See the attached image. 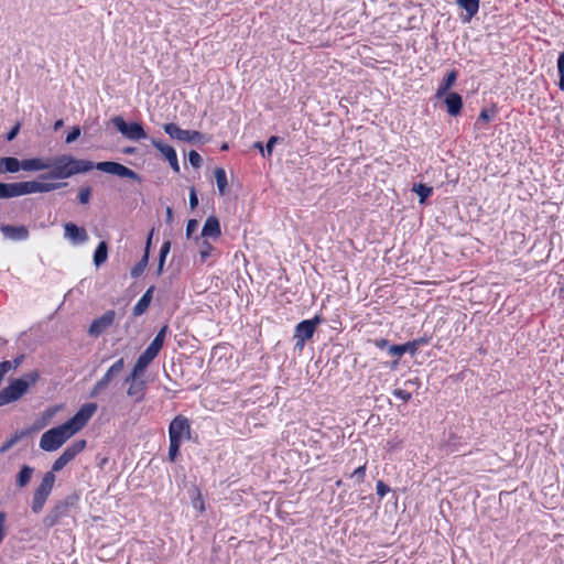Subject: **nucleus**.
<instances>
[{
	"label": "nucleus",
	"instance_id": "19",
	"mask_svg": "<svg viewBox=\"0 0 564 564\" xmlns=\"http://www.w3.org/2000/svg\"><path fill=\"white\" fill-rule=\"evenodd\" d=\"M444 104L446 106L447 112L455 117L457 116L463 107V100L459 94L449 91L444 98Z\"/></svg>",
	"mask_w": 564,
	"mask_h": 564
},
{
	"label": "nucleus",
	"instance_id": "38",
	"mask_svg": "<svg viewBox=\"0 0 564 564\" xmlns=\"http://www.w3.org/2000/svg\"><path fill=\"white\" fill-rule=\"evenodd\" d=\"M188 161L189 163L194 166V167H199L202 165V156L199 155L198 152L192 150L189 151L188 153Z\"/></svg>",
	"mask_w": 564,
	"mask_h": 564
},
{
	"label": "nucleus",
	"instance_id": "43",
	"mask_svg": "<svg viewBox=\"0 0 564 564\" xmlns=\"http://www.w3.org/2000/svg\"><path fill=\"white\" fill-rule=\"evenodd\" d=\"M393 395H395L397 398H400L403 402H409L412 398L410 392L402 390V389L393 390Z\"/></svg>",
	"mask_w": 564,
	"mask_h": 564
},
{
	"label": "nucleus",
	"instance_id": "10",
	"mask_svg": "<svg viewBox=\"0 0 564 564\" xmlns=\"http://www.w3.org/2000/svg\"><path fill=\"white\" fill-rule=\"evenodd\" d=\"M164 131L173 139L191 142V143H204L206 138L198 131L195 130H183L175 123L164 124Z\"/></svg>",
	"mask_w": 564,
	"mask_h": 564
},
{
	"label": "nucleus",
	"instance_id": "20",
	"mask_svg": "<svg viewBox=\"0 0 564 564\" xmlns=\"http://www.w3.org/2000/svg\"><path fill=\"white\" fill-rule=\"evenodd\" d=\"M0 230L4 235L6 238L11 240H24L29 236V231L24 226H10L3 225Z\"/></svg>",
	"mask_w": 564,
	"mask_h": 564
},
{
	"label": "nucleus",
	"instance_id": "12",
	"mask_svg": "<svg viewBox=\"0 0 564 564\" xmlns=\"http://www.w3.org/2000/svg\"><path fill=\"white\" fill-rule=\"evenodd\" d=\"M69 506L70 503L67 500L55 503L44 516L43 525L50 529L59 523L61 519L67 514Z\"/></svg>",
	"mask_w": 564,
	"mask_h": 564
},
{
	"label": "nucleus",
	"instance_id": "25",
	"mask_svg": "<svg viewBox=\"0 0 564 564\" xmlns=\"http://www.w3.org/2000/svg\"><path fill=\"white\" fill-rule=\"evenodd\" d=\"M480 0H457L458 7L466 10L467 14L464 22H469L471 18L478 12Z\"/></svg>",
	"mask_w": 564,
	"mask_h": 564
},
{
	"label": "nucleus",
	"instance_id": "33",
	"mask_svg": "<svg viewBox=\"0 0 564 564\" xmlns=\"http://www.w3.org/2000/svg\"><path fill=\"white\" fill-rule=\"evenodd\" d=\"M143 389L144 383L143 382H132L127 391L128 395L130 397H138V399H142L143 397Z\"/></svg>",
	"mask_w": 564,
	"mask_h": 564
},
{
	"label": "nucleus",
	"instance_id": "41",
	"mask_svg": "<svg viewBox=\"0 0 564 564\" xmlns=\"http://www.w3.org/2000/svg\"><path fill=\"white\" fill-rule=\"evenodd\" d=\"M6 520L7 514L4 511H0V544L2 543L6 536Z\"/></svg>",
	"mask_w": 564,
	"mask_h": 564
},
{
	"label": "nucleus",
	"instance_id": "16",
	"mask_svg": "<svg viewBox=\"0 0 564 564\" xmlns=\"http://www.w3.org/2000/svg\"><path fill=\"white\" fill-rule=\"evenodd\" d=\"M65 238L69 239L73 243H83L88 239L85 228L78 227L74 223H66L64 225Z\"/></svg>",
	"mask_w": 564,
	"mask_h": 564
},
{
	"label": "nucleus",
	"instance_id": "2",
	"mask_svg": "<svg viewBox=\"0 0 564 564\" xmlns=\"http://www.w3.org/2000/svg\"><path fill=\"white\" fill-rule=\"evenodd\" d=\"M94 169V163L87 160H79L68 154L56 156L53 160V170L43 178L58 180L68 178L79 173H86Z\"/></svg>",
	"mask_w": 564,
	"mask_h": 564
},
{
	"label": "nucleus",
	"instance_id": "18",
	"mask_svg": "<svg viewBox=\"0 0 564 564\" xmlns=\"http://www.w3.org/2000/svg\"><path fill=\"white\" fill-rule=\"evenodd\" d=\"M221 235L220 224L217 217L209 216L202 228L200 236L203 238L217 239Z\"/></svg>",
	"mask_w": 564,
	"mask_h": 564
},
{
	"label": "nucleus",
	"instance_id": "1",
	"mask_svg": "<svg viewBox=\"0 0 564 564\" xmlns=\"http://www.w3.org/2000/svg\"><path fill=\"white\" fill-rule=\"evenodd\" d=\"M96 411V403H85L69 420L45 431L40 438V448L48 453L56 452L87 425Z\"/></svg>",
	"mask_w": 564,
	"mask_h": 564
},
{
	"label": "nucleus",
	"instance_id": "40",
	"mask_svg": "<svg viewBox=\"0 0 564 564\" xmlns=\"http://www.w3.org/2000/svg\"><path fill=\"white\" fill-rule=\"evenodd\" d=\"M144 371H142L141 369H139L135 365L131 371V373L126 378V382L127 383H132V382H137V378L139 376H141Z\"/></svg>",
	"mask_w": 564,
	"mask_h": 564
},
{
	"label": "nucleus",
	"instance_id": "42",
	"mask_svg": "<svg viewBox=\"0 0 564 564\" xmlns=\"http://www.w3.org/2000/svg\"><path fill=\"white\" fill-rule=\"evenodd\" d=\"M79 135H80V128L79 127H73L70 132L67 134L65 141H66V143H72L75 140H77Z\"/></svg>",
	"mask_w": 564,
	"mask_h": 564
},
{
	"label": "nucleus",
	"instance_id": "4",
	"mask_svg": "<svg viewBox=\"0 0 564 564\" xmlns=\"http://www.w3.org/2000/svg\"><path fill=\"white\" fill-rule=\"evenodd\" d=\"M192 437L189 420L184 415H176L169 426V459L175 462L178 456L180 447L185 441Z\"/></svg>",
	"mask_w": 564,
	"mask_h": 564
},
{
	"label": "nucleus",
	"instance_id": "8",
	"mask_svg": "<svg viewBox=\"0 0 564 564\" xmlns=\"http://www.w3.org/2000/svg\"><path fill=\"white\" fill-rule=\"evenodd\" d=\"M118 131L129 140L138 141L147 138V133L139 122L127 123L121 116L111 119Z\"/></svg>",
	"mask_w": 564,
	"mask_h": 564
},
{
	"label": "nucleus",
	"instance_id": "26",
	"mask_svg": "<svg viewBox=\"0 0 564 564\" xmlns=\"http://www.w3.org/2000/svg\"><path fill=\"white\" fill-rule=\"evenodd\" d=\"M34 469L29 465H23L17 475V486L20 488L25 487L33 475Z\"/></svg>",
	"mask_w": 564,
	"mask_h": 564
},
{
	"label": "nucleus",
	"instance_id": "45",
	"mask_svg": "<svg viewBox=\"0 0 564 564\" xmlns=\"http://www.w3.org/2000/svg\"><path fill=\"white\" fill-rule=\"evenodd\" d=\"M376 489L380 497H384L390 491L389 486H387L382 480L377 481Z\"/></svg>",
	"mask_w": 564,
	"mask_h": 564
},
{
	"label": "nucleus",
	"instance_id": "29",
	"mask_svg": "<svg viewBox=\"0 0 564 564\" xmlns=\"http://www.w3.org/2000/svg\"><path fill=\"white\" fill-rule=\"evenodd\" d=\"M416 346L415 343H408L404 345H392L389 347L388 351L392 356H402L406 351L411 350L412 354L415 352Z\"/></svg>",
	"mask_w": 564,
	"mask_h": 564
},
{
	"label": "nucleus",
	"instance_id": "14",
	"mask_svg": "<svg viewBox=\"0 0 564 564\" xmlns=\"http://www.w3.org/2000/svg\"><path fill=\"white\" fill-rule=\"evenodd\" d=\"M115 311H107L104 315L93 321L88 334L94 337L101 335L115 321Z\"/></svg>",
	"mask_w": 564,
	"mask_h": 564
},
{
	"label": "nucleus",
	"instance_id": "62",
	"mask_svg": "<svg viewBox=\"0 0 564 564\" xmlns=\"http://www.w3.org/2000/svg\"><path fill=\"white\" fill-rule=\"evenodd\" d=\"M343 481L339 479L336 481V486H341Z\"/></svg>",
	"mask_w": 564,
	"mask_h": 564
},
{
	"label": "nucleus",
	"instance_id": "27",
	"mask_svg": "<svg viewBox=\"0 0 564 564\" xmlns=\"http://www.w3.org/2000/svg\"><path fill=\"white\" fill-rule=\"evenodd\" d=\"M214 175L216 178L218 191H219L220 195H224L228 187L226 172L221 167H216L214 171Z\"/></svg>",
	"mask_w": 564,
	"mask_h": 564
},
{
	"label": "nucleus",
	"instance_id": "28",
	"mask_svg": "<svg viewBox=\"0 0 564 564\" xmlns=\"http://www.w3.org/2000/svg\"><path fill=\"white\" fill-rule=\"evenodd\" d=\"M108 258V246L105 241H101L94 254V263L96 267L101 265Z\"/></svg>",
	"mask_w": 564,
	"mask_h": 564
},
{
	"label": "nucleus",
	"instance_id": "53",
	"mask_svg": "<svg viewBox=\"0 0 564 564\" xmlns=\"http://www.w3.org/2000/svg\"><path fill=\"white\" fill-rule=\"evenodd\" d=\"M164 263H165V259L160 258L159 259V263H158V269H156V274L158 275L162 274L163 268H164Z\"/></svg>",
	"mask_w": 564,
	"mask_h": 564
},
{
	"label": "nucleus",
	"instance_id": "5",
	"mask_svg": "<svg viewBox=\"0 0 564 564\" xmlns=\"http://www.w3.org/2000/svg\"><path fill=\"white\" fill-rule=\"evenodd\" d=\"M39 378L37 372H29L12 381L7 388L0 391L6 404L19 400Z\"/></svg>",
	"mask_w": 564,
	"mask_h": 564
},
{
	"label": "nucleus",
	"instance_id": "46",
	"mask_svg": "<svg viewBox=\"0 0 564 564\" xmlns=\"http://www.w3.org/2000/svg\"><path fill=\"white\" fill-rule=\"evenodd\" d=\"M55 414L54 410H47L43 414V423L37 426V429H42L48 424L53 415Z\"/></svg>",
	"mask_w": 564,
	"mask_h": 564
},
{
	"label": "nucleus",
	"instance_id": "37",
	"mask_svg": "<svg viewBox=\"0 0 564 564\" xmlns=\"http://www.w3.org/2000/svg\"><path fill=\"white\" fill-rule=\"evenodd\" d=\"M212 251H213V247L207 241H203L200 249H199L200 261H203V262L206 261V259L210 257Z\"/></svg>",
	"mask_w": 564,
	"mask_h": 564
},
{
	"label": "nucleus",
	"instance_id": "51",
	"mask_svg": "<svg viewBox=\"0 0 564 564\" xmlns=\"http://www.w3.org/2000/svg\"><path fill=\"white\" fill-rule=\"evenodd\" d=\"M447 94H448V89L445 88L444 86L440 85L438 88L436 89L435 97L437 99H441L443 97L445 98Z\"/></svg>",
	"mask_w": 564,
	"mask_h": 564
},
{
	"label": "nucleus",
	"instance_id": "35",
	"mask_svg": "<svg viewBox=\"0 0 564 564\" xmlns=\"http://www.w3.org/2000/svg\"><path fill=\"white\" fill-rule=\"evenodd\" d=\"M91 196V188L88 186L80 187L78 192V200L80 204H88Z\"/></svg>",
	"mask_w": 564,
	"mask_h": 564
},
{
	"label": "nucleus",
	"instance_id": "52",
	"mask_svg": "<svg viewBox=\"0 0 564 564\" xmlns=\"http://www.w3.org/2000/svg\"><path fill=\"white\" fill-rule=\"evenodd\" d=\"M557 69H558V73H563L564 72V52H562L558 56V59H557Z\"/></svg>",
	"mask_w": 564,
	"mask_h": 564
},
{
	"label": "nucleus",
	"instance_id": "22",
	"mask_svg": "<svg viewBox=\"0 0 564 564\" xmlns=\"http://www.w3.org/2000/svg\"><path fill=\"white\" fill-rule=\"evenodd\" d=\"M160 350L149 345L145 351L138 358L135 366L144 371L153 359L159 355Z\"/></svg>",
	"mask_w": 564,
	"mask_h": 564
},
{
	"label": "nucleus",
	"instance_id": "31",
	"mask_svg": "<svg viewBox=\"0 0 564 564\" xmlns=\"http://www.w3.org/2000/svg\"><path fill=\"white\" fill-rule=\"evenodd\" d=\"M413 191L420 196V203L423 204L425 199L432 194V187H429L422 183L413 186Z\"/></svg>",
	"mask_w": 564,
	"mask_h": 564
},
{
	"label": "nucleus",
	"instance_id": "60",
	"mask_svg": "<svg viewBox=\"0 0 564 564\" xmlns=\"http://www.w3.org/2000/svg\"><path fill=\"white\" fill-rule=\"evenodd\" d=\"M123 152H124V153H127V154H131V153H133V152H134V149H133V148H126V149L123 150Z\"/></svg>",
	"mask_w": 564,
	"mask_h": 564
},
{
	"label": "nucleus",
	"instance_id": "9",
	"mask_svg": "<svg viewBox=\"0 0 564 564\" xmlns=\"http://www.w3.org/2000/svg\"><path fill=\"white\" fill-rule=\"evenodd\" d=\"M319 324L321 318L318 316H315L313 319L303 321L296 326L294 332V339L295 347L299 350H302L305 345V341L313 337Z\"/></svg>",
	"mask_w": 564,
	"mask_h": 564
},
{
	"label": "nucleus",
	"instance_id": "61",
	"mask_svg": "<svg viewBox=\"0 0 564 564\" xmlns=\"http://www.w3.org/2000/svg\"><path fill=\"white\" fill-rule=\"evenodd\" d=\"M228 149V145L225 143L221 145V150H227Z\"/></svg>",
	"mask_w": 564,
	"mask_h": 564
},
{
	"label": "nucleus",
	"instance_id": "7",
	"mask_svg": "<svg viewBox=\"0 0 564 564\" xmlns=\"http://www.w3.org/2000/svg\"><path fill=\"white\" fill-rule=\"evenodd\" d=\"M86 445L87 443L85 440H77L74 443H72L54 460L50 471H52L55 475V473L62 470L69 462H72L79 453H82L85 449Z\"/></svg>",
	"mask_w": 564,
	"mask_h": 564
},
{
	"label": "nucleus",
	"instance_id": "11",
	"mask_svg": "<svg viewBox=\"0 0 564 564\" xmlns=\"http://www.w3.org/2000/svg\"><path fill=\"white\" fill-rule=\"evenodd\" d=\"M96 169L120 177L140 181L139 175L134 171L117 162H99L96 164Z\"/></svg>",
	"mask_w": 564,
	"mask_h": 564
},
{
	"label": "nucleus",
	"instance_id": "44",
	"mask_svg": "<svg viewBox=\"0 0 564 564\" xmlns=\"http://www.w3.org/2000/svg\"><path fill=\"white\" fill-rule=\"evenodd\" d=\"M198 221L196 219H189L186 225V237L191 238L193 232L197 229Z\"/></svg>",
	"mask_w": 564,
	"mask_h": 564
},
{
	"label": "nucleus",
	"instance_id": "49",
	"mask_svg": "<svg viewBox=\"0 0 564 564\" xmlns=\"http://www.w3.org/2000/svg\"><path fill=\"white\" fill-rule=\"evenodd\" d=\"M278 141V138L276 137H271L268 142H267V145H265V149H264V153L267 152L268 154H271L272 151H273V147L274 144L276 143Z\"/></svg>",
	"mask_w": 564,
	"mask_h": 564
},
{
	"label": "nucleus",
	"instance_id": "32",
	"mask_svg": "<svg viewBox=\"0 0 564 564\" xmlns=\"http://www.w3.org/2000/svg\"><path fill=\"white\" fill-rule=\"evenodd\" d=\"M24 436V433H15L12 435L9 440H7L1 446H0V453L4 454L8 452L12 446H14L22 437Z\"/></svg>",
	"mask_w": 564,
	"mask_h": 564
},
{
	"label": "nucleus",
	"instance_id": "30",
	"mask_svg": "<svg viewBox=\"0 0 564 564\" xmlns=\"http://www.w3.org/2000/svg\"><path fill=\"white\" fill-rule=\"evenodd\" d=\"M192 506L194 509H196L198 512L203 513L206 510V503L204 500V497L198 488H195L193 490L192 496Z\"/></svg>",
	"mask_w": 564,
	"mask_h": 564
},
{
	"label": "nucleus",
	"instance_id": "36",
	"mask_svg": "<svg viewBox=\"0 0 564 564\" xmlns=\"http://www.w3.org/2000/svg\"><path fill=\"white\" fill-rule=\"evenodd\" d=\"M456 79H457V72L456 70H451L446 75V77L443 79L441 85L449 90L455 85Z\"/></svg>",
	"mask_w": 564,
	"mask_h": 564
},
{
	"label": "nucleus",
	"instance_id": "17",
	"mask_svg": "<svg viewBox=\"0 0 564 564\" xmlns=\"http://www.w3.org/2000/svg\"><path fill=\"white\" fill-rule=\"evenodd\" d=\"M53 167L50 159L31 158L22 160V170L26 172H40Z\"/></svg>",
	"mask_w": 564,
	"mask_h": 564
},
{
	"label": "nucleus",
	"instance_id": "50",
	"mask_svg": "<svg viewBox=\"0 0 564 564\" xmlns=\"http://www.w3.org/2000/svg\"><path fill=\"white\" fill-rule=\"evenodd\" d=\"M20 130V123H17L8 133L7 140L12 141L19 133Z\"/></svg>",
	"mask_w": 564,
	"mask_h": 564
},
{
	"label": "nucleus",
	"instance_id": "59",
	"mask_svg": "<svg viewBox=\"0 0 564 564\" xmlns=\"http://www.w3.org/2000/svg\"><path fill=\"white\" fill-rule=\"evenodd\" d=\"M64 122L63 120H57L55 123H54V130H58L63 127Z\"/></svg>",
	"mask_w": 564,
	"mask_h": 564
},
{
	"label": "nucleus",
	"instance_id": "55",
	"mask_svg": "<svg viewBox=\"0 0 564 564\" xmlns=\"http://www.w3.org/2000/svg\"><path fill=\"white\" fill-rule=\"evenodd\" d=\"M479 119L484 120V121H489L490 120V116H489V113L486 110H482L480 112V115H479Z\"/></svg>",
	"mask_w": 564,
	"mask_h": 564
},
{
	"label": "nucleus",
	"instance_id": "21",
	"mask_svg": "<svg viewBox=\"0 0 564 564\" xmlns=\"http://www.w3.org/2000/svg\"><path fill=\"white\" fill-rule=\"evenodd\" d=\"M154 285L150 286L133 307V315H142L150 306L153 297Z\"/></svg>",
	"mask_w": 564,
	"mask_h": 564
},
{
	"label": "nucleus",
	"instance_id": "13",
	"mask_svg": "<svg viewBox=\"0 0 564 564\" xmlns=\"http://www.w3.org/2000/svg\"><path fill=\"white\" fill-rule=\"evenodd\" d=\"M124 361L122 358L117 360L105 373V376L96 382L93 388L91 395H97L105 390L107 386L123 370Z\"/></svg>",
	"mask_w": 564,
	"mask_h": 564
},
{
	"label": "nucleus",
	"instance_id": "47",
	"mask_svg": "<svg viewBox=\"0 0 564 564\" xmlns=\"http://www.w3.org/2000/svg\"><path fill=\"white\" fill-rule=\"evenodd\" d=\"M198 205V198L196 195V191L194 187L189 189V206L192 209L196 208Z\"/></svg>",
	"mask_w": 564,
	"mask_h": 564
},
{
	"label": "nucleus",
	"instance_id": "56",
	"mask_svg": "<svg viewBox=\"0 0 564 564\" xmlns=\"http://www.w3.org/2000/svg\"><path fill=\"white\" fill-rule=\"evenodd\" d=\"M388 344V340L386 339H379V340H376V346L380 347V348H383L386 347Z\"/></svg>",
	"mask_w": 564,
	"mask_h": 564
},
{
	"label": "nucleus",
	"instance_id": "54",
	"mask_svg": "<svg viewBox=\"0 0 564 564\" xmlns=\"http://www.w3.org/2000/svg\"><path fill=\"white\" fill-rule=\"evenodd\" d=\"M173 221V210L171 207H166V223Z\"/></svg>",
	"mask_w": 564,
	"mask_h": 564
},
{
	"label": "nucleus",
	"instance_id": "3",
	"mask_svg": "<svg viewBox=\"0 0 564 564\" xmlns=\"http://www.w3.org/2000/svg\"><path fill=\"white\" fill-rule=\"evenodd\" d=\"M63 184L24 181L17 183H0V199L12 198L36 193H48L59 188Z\"/></svg>",
	"mask_w": 564,
	"mask_h": 564
},
{
	"label": "nucleus",
	"instance_id": "15",
	"mask_svg": "<svg viewBox=\"0 0 564 564\" xmlns=\"http://www.w3.org/2000/svg\"><path fill=\"white\" fill-rule=\"evenodd\" d=\"M151 143L166 159V161L170 163L171 167L175 172H178L180 165H178L177 155H176L175 150L171 145L164 144L163 142L155 140V139H152Z\"/></svg>",
	"mask_w": 564,
	"mask_h": 564
},
{
	"label": "nucleus",
	"instance_id": "23",
	"mask_svg": "<svg viewBox=\"0 0 564 564\" xmlns=\"http://www.w3.org/2000/svg\"><path fill=\"white\" fill-rule=\"evenodd\" d=\"M152 234L148 238L145 250L143 257L140 259V261L131 269V275L132 278H139L149 263V254H150V245H151Z\"/></svg>",
	"mask_w": 564,
	"mask_h": 564
},
{
	"label": "nucleus",
	"instance_id": "6",
	"mask_svg": "<svg viewBox=\"0 0 564 564\" xmlns=\"http://www.w3.org/2000/svg\"><path fill=\"white\" fill-rule=\"evenodd\" d=\"M55 480L56 477L52 471H46L43 475L41 482L36 486L33 492L31 502V510L33 513L37 514L43 510L52 494Z\"/></svg>",
	"mask_w": 564,
	"mask_h": 564
},
{
	"label": "nucleus",
	"instance_id": "39",
	"mask_svg": "<svg viewBox=\"0 0 564 564\" xmlns=\"http://www.w3.org/2000/svg\"><path fill=\"white\" fill-rule=\"evenodd\" d=\"M366 476V466H359L356 468L350 477L356 478L358 482H362Z\"/></svg>",
	"mask_w": 564,
	"mask_h": 564
},
{
	"label": "nucleus",
	"instance_id": "57",
	"mask_svg": "<svg viewBox=\"0 0 564 564\" xmlns=\"http://www.w3.org/2000/svg\"><path fill=\"white\" fill-rule=\"evenodd\" d=\"M558 74H560L558 86H560L561 90H564V72L563 73H558Z\"/></svg>",
	"mask_w": 564,
	"mask_h": 564
},
{
	"label": "nucleus",
	"instance_id": "34",
	"mask_svg": "<svg viewBox=\"0 0 564 564\" xmlns=\"http://www.w3.org/2000/svg\"><path fill=\"white\" fill-rule=\"evenodd\" d=\"M166 333H167V326H163L160 329V332L156 334L155 338L151 341L150 345L153 346L154 348L161 350L164 339H165V336H166Z\"/></svg>",
	"mask_w": 564,
	"mask_h": 564
},
{
	"label": "nucleus",
	"instance_id": "58",
	"mask_svg": "<svg viewBox=\"0 0 564 564\" xmlns=\"http://www.w3.org/2000/svg\"><path fill=\"white\" fill-rule=\"evenodd\" d=\"M254 148L256 149H259L261 154L264 155V148L262 147V143L261 142H256L254 143Z\"/></svg>",
	"mask_w": 564,
	"mask_h": 564
},
{
	"label": "nucleus",
	"instance_id": "24",
	"mask_svg": "<svg viewBox=\"0 0 564 564\" xmlns=\"http://www.w3.org/2000/svg\"><path fill=\"white\" fill-rule=\"evenodd\" d=\"M22 170V161L17 158L7 156L0 159V172L17 173Z\"/></svg>",
	"mask_w": 564,
	"mask_h": 564
},
{
	"label": "nucleus",
	"instance_id": "48",
	"mask_svg": "<svg viewBox=\"0 0 564 564\" xmlns=\"http://www.w3.org/2000/svg\"><path fill=\"white\" fill-rule=\"evenodd\" d=\"M171 250V242L170 241H165L162 247H161V250H160V258L162 259H166L169 252Z\"/></svg>",
	"mask_w": 564,
	"mask_h": 564
}]
</instances>
